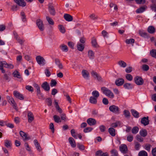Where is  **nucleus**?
<instances>
[{
    "label": "nucleus",
    "mask_w": 156,
    "mask_h": 156,
    "mask_svg": "<svg viewBox=\"0 0 156 156\" xmlns=\"http://www.w3.org/2000/svg\"><path fill=\"white\" fill-rule=\"evenodd\" d=\"M36 60L37 63L40 65L43 66L45 64V60L43 57L40 55L36 57Z\"/></svg>",
    "instance_id": "obj_3"
},
{
    "label": "nucleus",
    "mask_w": 156,
    "mask_h": 156,
    "mask_svg": "<svg viewBox=\"0 0 156 156\" xmlns=\"http://www.w3.org/2000/svg\"><path fill=\"white\" fill-rule=\"evenodd\" d=\"M132 71V67L129 66L127 67L125 69V71L126 73H131Z\"/></svg>",
    "instance_id": "obj_60"
},
{
    "label": "nucleus",
    "mask_w": 156,
    "mask_h": 156,
    "mask_svg": "<svg viewBox=\"0 0 156 156\" xmlns=\"http://www.w3.org/2000/svg\"><path fill=\"white\" fill-rule=\"evenodd\" d=\"M136 138V140L140 142H142L143 141V138L139 135H137Z\"/></svg>",
    "instance_id": "obj_63"
},
{
    "label": "nucleus",
    "mask_w": 156,
    "mask_h": 156,
    "mask_svg": "<svg viewBox=\"0 0 156 156\" xmlns=\"http://www.w3.org/2000/svg\"><path fill=\"white\" fill-rule=\"evenodd\" d=\"M89 17L90 19L93 20H95L98 19V16L94 13L90 14Z\"/></svg>",
    "instance_id": "obj_38"
},
{
    "label": "nucleus",
    "mask_w": 156,
    "mask_h": 156,
    "mask_svg": "<svg viewBox=\"0 0 156 156\" xmlns=\"http://www.w3.org/2000/svg\"><path fill=\"white\" fill-rule=\"evenodd\" d=\"M94 53L91 50H89L88 52V56L90 59H93L94 57Z\"/></svg>",
    "instance_id": "obj_26"
},
{
    "label": "nucleus",
    "mask_w": 156,
    "mask_h": 156,
    "mask_svg": "<svg viewBox=\"0 0 156 156\" xmlns=\"http://www.w3.org/2000/svg\"><path fill=\"white\" fill-rule=\"evenodd\" d=\"M36 24L40 30L42 31L44 30V26L43 23L42 21L40 19L36 20Z\"/></svg>",
    "instance_id": "obj_4"
},
{
    "label": "nucleus",
    "mask_w": 156,
    "mask_h": 156,
    "mask_svg": "<svg viewBox=\"0 0 156 156\" xmlns=\"http://www.w3.org/2000/svg\"><path fill=\"white\" fill-rule=\"evenodd\" d=\"M75 139H77V137H78L80 139H81L82 138V136L80 134L78 133H75L72 136Z\"/></svg>",
    "instance_id": "obj_58"
},
{
    "label": "nucleus",
    "mask_w": 156,
    "mask_h": 156,
    "mask_svg": "<svg viewBox=\"0 0 156 156\" xmlns=\"http://www.w3.org/2000/svg\"><path fill=\"white\" fill-rule=\"evenodd\" d=\"M141 123L144 126H146L148 125L149 123V117L148 116L144 117L141 119Z\"/></svg>",
    "instance_id": "obj_9"
},
{
    "label": "nucleus",
    "mask_w": 156,
    "mask_h": 156,
    "mask_svg": "<svg viewBox=\"0 0 156 156\" xmlns=\"http://www.w3.org/2000/svg\"><path fill=\"white\" fill-rule=\"evenodd\" d=\"M28 122L31 123L34 120V117L33 113L30 111H28L27 113Z\"/></svg>",
    "instance_id": "obj_11"
},
{
    "label": "nucleus",
    "mask_w": 156,
    "mask_h": 156,
    "mask_svg": "<svg viewBox=\"0 0 156 156\" xmlns=\"http://www.w3.org/2000/svg\"><path fill=\"white\" fill-rule=\"evenodd\" d=\"M87 122L90 126H93L96 124V120L93 118H90L87 120Z\"/></svg>",
    "instance_id": "obj_17"
},
{
    "label": "nucleus",
    "mask_w": 156,
    "mask_h": 156,
    "mask_svg": "<svg viewBox=\"0 0 156 156\" xmlns=\"http://www.w3.org/2000/svg\"><path fill=\"white\" fill-rule=\"evenodd\" d=\"M26 89L32 92L34 91L33 88L30 85H27L26 86Z\"/></svg>",
    "instance_id": "obj_59"
},
{
    "label": "nucleus",
    "mask_w": 156,
    "mask_h": 156,
    "mask_svg": "<svg viewBox=\"0 0 156 156\" xmlns=\"http://www.w3.org/2000/svg\"><path fill=\"white\" fill-rule=\"evenodd\" d=\"M57 84L56 81L54 79L51 80L50 83V86L51 87L55 86Z\"/></svg>",
    "instance_id": "obj_50"
},
{
    "label": "nucleus",
    "mask_w": 156,
    "mask_h": 156,
    "mask_svg": "<svg viewBox=\"0 0 156 156\" xmlns=\"http://www.w3.org/2000/svg\"><path fill=\"white\" fill-rule=\"evenodd\" d=\"M109 110L112 112L118 114L119 113V108L117 106L115 105H112L110 106L109 108Z\"/></svg>",
    "instance_id": "obj_2"
},
{
    "label": "nucleus",
    "mask_w": 156,
    "mask_h": 156,
    "mask_svg": "<svg viewBox=\"0 0 156 156\" xmlns=\"http://www.w3.org/2000/svg\"><path fill=\"white\" fill-rule=\"evenodd\" d=\"M118 64L121 67L125 68L127 66L126 63L122 60H120L118 62Z\"/></svg>",
    "instance_id": "obj_25"
},
{
    "label": "nucleus",
    "mask_w": 156,
    "mask_h": 156,
    "mask_svg": "<svg viewBox=\"0 0 156 156\" xmlns=\"http://www.w3.org/2000/svg\"><path fill=\"white\" fill-rule=\"evenodd\" d=\"M19 9V6L17 5H13L11 7V9L13 11H16L17 9Z\"/></svg>",
    "instance_id": "obj_54"
},
{
    "label": "nucleus",
    "mask_w": 156,
    "mask_h": 156,
    "mask_svg": "<svg viewBox=\"0 0 156 156\" xmlns=\"http://www.w3.org/2000/svg\"><path fill=\"white\" fill-rule=\"evenodd\" d=\"M11 141L9 140H5V146L7 148H10L11 146Z\"/></svg>",
    "instance_id": "obj_33"
},
{
    "label": "nucleus",
    "mask_w": 156,
    "mask_h": 156,
    "mask_svg": "<svg viewBox=\"0 0 156 156\" xmlns=\"http://www.w3.org/2000/svg\"><path fill=\"white\" fill-rule=\"evenodd\" d=\"M77 147L80 150H83L85 149L84 146L83 144L79 143H78L77 144Z\"/></svg>",
    "instance_id": "obj_48"
},
{
    "label": "nucleus",
    "mask_w": 156,
    "mask_h": 156,
    "mask_svg": "<svg viewBox=\"0 0 156 156\" xmlns=\"http://www.w3.org/2000/svg\"><path fill=\"white\" fill-rule=\"evenodd\" d=\"M134 41H135L134 39L131 38L130 39H127L126 40L125 42L126 44H129L134 43Z\"/></svg>",
    "instance_id": "obj_47"
},
{
    "label": "nucleus",
    "mask_w": 156,
    "mask_h": 156,
    "mask_svg": "<svg viewBox=\"0 0 156 156\" xmlns=\"http://www.w3.org/2000/svg\"><path fill=\"white\" fill-rule=\"evenodd\" d=\"M149 66L146 64L143 65L142 66V69L145 71H147L149 70Z\"/></svg>",
    "instance_id": "obj_52"
},
{
    "label": "nucleus",
    "mask_w": 156,
    "mask_h": 156,
    "mask_svg": "<svg viewBox=\"0 0 156 156\" xmlns=\"http://www.w3.org/2000/svg\"><path fill=\"white\" fill-rule=\"evenodd\" d=\"M147 8V6L145 5H144L137 9L136 10V12L138 13L143 12Z\"/></svg>",
    "instance_id": "obj_19"
},
{
    "label": "nucleus",
    "mask_w": 156,
    "mask_h": 156,
    "mask_svg": "<svg viewBox=\"0 0 156 156\" xmlns=\"http://www.w3.org/2000/svg\"><path fill=\"white\" fill-rule=\"evenodd\" d=\"M64 17L66 20L69 22L72 21L73 20L72 16L69 14H65L64 16Z\"/></svg>",
    "instance_id": "obj_21"
},
{
    "label": "nucleus",
    "mask_w": 156,
    "mask_h": 156,
    "mask_svg": "<svg viewBox=\"0 0 156 156\" xmlns=\"http://www.w3.org/2000/svg\"><path fill=\"white\" fill-rule=\"evenodd\" d=\"M99 129L101 132H104L105 131L106 127L104 125H102L99 126Z\"/></svg>",
    "instance_id": "obj_61"
},
{
    "label": "nucleus",
    "mask_w": 156,
    "mask_h": 156,
    "mask_svg": "<svg viewBox=\"0 0 156 156\" xmlns=\"http://www.w3.org/2000/svg\"><path fill=\"white\" fill-rule=\"evenodd\" d=\"M91 73L94 78H97V80L99 81H102L101 77L99 76L96 72L93 71L91 72Z\"/></svg>",
    "instance_id": "obj_14"
},
{
    "label": "nucleus",
    "mask_w": 156,
    "mask_h": 156,
    "mask_svg": "<svg viewBox=\"0 0 156 156\" xmlns=\"http://www.w3.org/2000/svg\"><path fill=\"white\" fill-rule=\"evenodd\" d=\"M97 98H95L93 96H91L90 97L89 101L92 104H96L97 102Z\"/></svg>",
    "instance_id": "obj_37"
},
{
    "label": "nucleus",
    "mask_w": 156,
    "mask_h": 156,
    "mask_svg": "<svg viewBox=\"0 0 156 156\" xmlns=\"http://www.w3.org/2000/svg\"><path fill=\"white\" fill-rule=\"evenodd\" d=\"M95 156H108V154L107 152L103 153L101 150H98L96 152Z\"/></svg>",
    "instance_id": "obj_18"
},
{
    "label": "nucleus",
    "mask_w": 156,
    "mask_h": 156,
    "mask_svg": "<svg viewBox=\"0 0 156 156\" xmlns=\"http://www.w3.org/2000/svg\"><path fill=\"white\" fill-rule=\"evenodd\" d=\"M147 31L149 33L152 34L155 32V29L154 27L150 26L148 28Z\"/></svg>",
    "instance_id": "obj_31"
},
{
    "label": "nucleus",
    "mask_w": 156,
    "mask_h": 156,
    "mask_svg": "<svg viewBox=\"0 0 156 156\" xmlns=\"http://www.w3.org/2000/svg\"><path fill=\"white\" fill-rule=\"evenodd\" d=\"M53 119L54 121L56 123H58L59 122H61V120L60 117L58 115H54L53 117Z\"/></svg>",
    "instance_id": "obj_35"
},
{
    "label": "nucleus",
    "mask_w": 156,
    "mask_h": 156,
    "mask_svg": "<svg viewBox=\"0 0 156 156\" xmlns=\"http://www.w3.org/2000/svg\"><path fill=\"white\" fill-rule=\"evenodd\" d=\"M101 90L103 94L109 98L112 99L114 97L113 93L108 88L102 87L101 88Z\"/></svg>",
    "instance_id": "obj_1"
},
{
    "label": "nucleus",
    "mask_w": 156,
    "mask_h": 156,
    "mask_svg": "<svg viewBox=\"0 0 156 156\" xmlns=\"http://www.w3.org/2000/svg\"><path fill=\"white\" fill-rule=\"evenodd\" d=\"M60 116L61 117V119L65 121L66 117V115L64 113H62L60 114Z\"/></svg>",
    "instance_id": "obj_55"
},
{
    "label": "nucleus",
    "mask_w": 156,
    "mask_h": 156,
    "mask_svg": "<svg viewBox=\"0 0 156 156\" xmlns=\"http://www.w3.org/2000/svg\"><path fill=\"white\" fill-rule=\"evenodd\" d=\"M108 132L112 136H115V130L112 127L109 128L108 129Z\"/></svg>",
    "instance_id": "obj_30"
},
{
    "label": "nucleus",
    "mask_w": 156,
    "mask_h": 156,
    "mask_svg": "<svg viewBox=\"0 0 156 156\" xmlns=\"http://www.w3.org/2000/svg\"><path fill=\"white\" fill-rule=\"evenodd\" d=\"M82 74L83 77L85 79L88 80L89 77V72L87 70L83 69L82 71Z\"/></svg>",
    "instance_id": "obj_12"
},
{
    "label": "nucleus",
    "mask_w": 156,
    "mask_h": 156,
    "mask_svg": "<svg viewBox=\"0 0 156 156\" xmlns=\"http://www.w3.org/2000/svg\"><path fill=\"white\" fill-rule=\"evenodd\" d=\"M124 82V80L122 78H120L115 80V83L117 86H120L122 85Z\"/></svg>",
    "instance_id": "obj_20"
},
{
    "label": "nucleus",
    "mask_w": 156,
    "mask_h": 156,
    "mask_svg": "<svg viewBox=\"0 0 156 156\" xmlns=\"http://www.w3.org/2000/svg\"><path fill=\"white\" fill-rule=\"evenodd\" d=\"M124 87L126 89H131L133 87V86L132 84L130 83H126L123 85Z\"/></svg>",
    "instance_id": "obj_32"
},
{
    "label": "nucleus",
    "mask_w": 156,
    "mask_h": 156,
    "mask_svg": "<svg viewBox=\"0 0 156 156\" xmlns=\"http://www.w3.org/2000/svg\"><path fill=\"white\" fill-rule=\"evenodd\" d=\"M120 122L119 121H117L111 124V126L113 128H115L118 126H120Z\"/></svg>",
    "instance_id": "obj_40"
},
{
    "label": "nucleus",
    "mask_w": 156,
    "mask_h": 156,
    "mask_svg": "<svg viewBox=\"0 0 156 156\" xmlns=\"http://www.w3.org/2000/svg\"><path fill=\"white\" fill-rule=\"evenodd\" d=\"M59 30L62 33H64L65 32V30L63 26L61 25H59L58 26Z\"/></svg>",
    "instance_id": "obj_43"
},
{
    "label": "nucleus",
    "mask_w": 156,
    "mask_h": 156,
    "mask_svg": "<svg viewBox=\"0 0 156 156\" xmlns=\"http://www.w3.org/2000/svg\"><path fill=\"white\" fill-rule=\"evenodd\" d=\"M77 49L80 51H82L84 48V45L83 44L78 43L77 45Z\"/></svg>",
    "instance_id": "obj_24"
},
{
    "label": "nucleus",
    "mask_w": 156,
    "mask_h": 156,
    "mask_svg": "<svg viewBox=\"0 0 156 156\" xmlns=\"http://www.w3.org/2000/svg\"><path fill=\"white\" fill-rule=\"evenodd\" d=\"M131 112L133 116L135 118H137L139 116V113L136 111L132 109L131 110Z\"/></svg>",
    "instance_id": "obj_27"
},
{
    "label": "nucleus",
    "mask_w": 156,
    "mask_h": 156,
    "mask_svg": "<svg viewBox=\"0 0 156 156\" xmlns=\"http://www.w3.org/2000/svg\"><path fill=\"white\" fill-rule=\"evenodd\" d=\"M9 74L5 73L4 75L3 78L6 81L9 82L10 80L9 77Z\"/></svg>",
    "instance_id": "obj_56"
},
{
    "label": "nucleus",
    "mask_w": 156,
    "mask_h": 156,
    "mask_svg": "<svg viewBox=\"0 0 156 156\" xmlns=\"http://www.w3.org/2000/svg\"><path fill=\"white\" fill-rule=\"evenodd\" d=\"M13 95L16 98L20 100H23L24 99L23 95L17 91L15 90L13 92Z\"/></svg>",
    "instance_id": "obj_6"
},
{
    "label": "nucleus",
    "mask_w": 156,
    "mask_h": 156,
    "mask_svg": "<svg viewBox=\"0 0 156 156\" xmlns=\"http://www.w3.org/2000/svg\"><path fill=\"white\" fill-rule=\"evenodd\" d=\"M126 77L127 80L129 81H131L133 79L132 76L129 74H127L126 75Z\"/></svg>",
    "instance_id": "obj_57"
},
{
    "label": "nucleus",
    "mask_w": 156,
    "mask_h": 156,
    "mask_svg": "<svg viewBox=\"0 0 156 156\" xmlns=\"http://www.w3.org/2000/svg\"><path fill=\"white\" fill-rule=\"evenodd\" d=\"M48 10L50 14L54 16L55 14V11L54 6L51 3L48 5Z\"/></svg>",
    "instance_id": "obj_10"
},
{
    "label": "nucleus",
    "mask_w": 156,
    "mask_h": 156,
    "mask_svg": "<svg viewBox=\"0 0 156 156\" xmlns=\"http://www.w3.org/2000/svg\"><path fill=\"white\" fill-rule=\"evenodd\" d=\"M41 87L45 91H49L50 90L49 84L47 82H44L41 85Z\"/></svg>",
    "instance_id": "obj_8"
},
{
    "label": "nucleus",
    "mask_w": 156,
    "mask_h": 156,
    "mask_svg": "<svg viewBox=\"0 0 156 156\" xmlns=\"http://www.w3.org/2000/svg\"><path fill=\"white\" fill-rule=\"evenodd\" d=\"M91 43L93 47L97 48L98 47V44L96 39L94 37L92 38Z\"/></svg>",
    "instance_id": "obj_23"
},
{
    "label": "nucleus",
    "mask_w": 156,
    "mask_h": 156,
    "mask_svg": "<svg viewBox=\"0 0 156 156\" xmlns=\"http://www.w3.org/2000/svg\"><path fill=\"white\" fill-rule=\"evenodd\" d=\"M120 151L123 154H126L127 151V147L125 144L121 145L119 147Z\"/></svg>",
    "instance_id": "obj_15"
},
{
    "label": "nucleus",
    "mask_w": 156,
    "mask_h": 156,
    "mask_svg": "<svg viewBox=\"0 0 156 156\" xmlns=\"http://www.w3.org/2000/svg\"><path fill=\"white\" fill-rule=\"evenodd\" d=\"M60 47L62 51L67 52L68 51V48L67 46L64 44L60 45Z\"/></svg>",
    "instance_id": "obj_28"
},
{
    "label": "nucleus",
    "mask_w": 156,
    "mask_h": 156,
    "mask_svg": "<svg viewBox=\"0 0 156 156\" xmlns=\"http://www.w3.org/2000/svg\"><path fill=\"white\" fill-rule=\"evenodd\" d=\"M69 141L71 146L73 147H75L76 146L75 141L74 139L70 137L69 138Z\"/></svg>",
    "instance_id": "obj_22"
},
{
    "label": "nucleus",
    "mask_w": 156,
    "mask_h": 156,
    "mask_svg": "<svg viewBox=\"0 0 156 156\" xmlns=\"http://www.w3.org/2000/svg\"><path fill=\"white\" fill-rule=\"evenodd\" d=\"M139 156H147V152L144 151H140L138 154Z\"/></svg>",
    "instance_id": "obj_45"
},
{
    "label": "nucleus",
    "mask_w": 156,
    "mask_h": 156,
    "mask_svg": "<svg viewBox=\"0 0 156 156\" xmlns=\"http://www.w3.org/2000/svg\"><path fill=\"white\" fill-rule=\"evenodd\" d=\"M134 80L136 83L138 85H141L144 83V80L140 77L136 76L134 78Z\"/></svg>",
    "instance_id": "obj_5"
},
{
    "label": "nucleus",
    "mask_w": 156,
    "mask_h": 156,
    "mask_svg": "<svg viewBox=\"0 0 156 156\" xmlns=\"http://www.w3.org/2000/svg\"><path fill=\"white\" fill-rule=\"evenodd\" d=\"M5 63V62H2L0 61V69L1 70L2 73H5V71L3 67L5 65L4 63Z\"/></svg>",
    "instance_id": "obj_29"
},
{
    "label": "nucleus",
    "mask_w": 156,
    "mask_h": 156,
    "mask_svg": "<svg viewBox=\"0 0 156 156\" xmlns=\"http://www.w3.org/2000/svg\"><path fill=\"white\" fill-rule=\"evenodd\" d=\"M139 128L137 126H135L132 130V132L133 134L137 133L139 131Z\"/></svg>",
    "instance_id": "obj_46"
},
{
    "label": "nucleus",
    "mask_w": 156,
    "mask_h": 156,
    "mask_svg": "<svg viewBox=\"0 0 156 156\" xmlns=\"http://www.w3.org/2000/svg\"><path fill=\"white\" fill-rule=\"evenodd\" d=\"M12 75L14 77L18 78H21V77L20 73L17 70H15L12 73Z\"/></svg>",
    "instance_id": "obj_34"
},
{
    "label": "nucleus",
    "mask_w": 156,
    "mask_h": 156,
    "mask_svg": "<svg viewBox=\"0 0 156 156\" xmlns=\"http://www.w3.org/2000/svg\"><path fill=\"white\" fill-rule=\"evenodd\" d=\"M123 114L126 118H129L130 117V113L127 110H125L124 111Z\"/></svg>",
    "instance_id": "obj_42"
},
{
    "label": "nucleus",
    "mask_w": 156,
    "mask_h": 156,
    "mask_svg": "<svg viewBox=\"0 0 156 156\" xmlns=\"http://www.w3.org/2000/svg\"><path fill=\"white\" fill-rule=\"evenodd\" d=\"M92 95L93 96V97L97 98L99 96V94L98 91L94 90L92 92Z\"/></svg>",
    "instance_id": "obj_41"
},
{
    "label": "nucleus",
    "mask_w": 156,
    "mask_h": 156,
    "mask_svg": "<svg viewBox=\"0 0 156 156\" xmlns=\"http://www.w3.org/2000/svg\"><path fill=\"white\" fill-rule=\"evenodd\" d=\"M45 73L46 76L47 77H49L51 75L50 72L49 71V69H45Z\"/></svg>",
    "instance_id": "obj_64"
},
{
    "label": "nucleus",
    "mask_w": 156,
    "mask_h": 156,
    "mask_svg": "<svg viewBox=\"0 0 156 156\" xmlns=\"http://www.w3.org/2000/svg\"><path fill=\"white\" fill-rule=\"evenodd\" d=\"M20 134L24 141H27L30 139V137L28 135L22 131H20Z\"/></svg>",
    "instance_id": "obj_7"
},
{
    "label": "nucleus",
    "mask_w": 156,
    "mask_h": 156,
    "mask_svg": "<svg viewBox=\"0 0 156 156\" xmlns=\"http://www.w3.org/2000/svg\"><path fill=\"white\" fill-rule=\"evenodd\" d=\"M46 19L47 21L48 22V23L51 25H53L54 24V22L53 21V20L51 19V18L49 17L48 16L46 17Z\"/></svg>",
    "instance_id": "obj_51"
},
{
    "label": "nucleus",
    "mask_w": 156,
    "mask_h": 156,
    "mask_svg": "<svg viewBox=\"0 0 156 156\" xmlns=\"http://www.w3.org/2000/svg\"><path fill=\"white\" fill-rule=\"evenodd\" d=\"M8 102L13 106L14 109H15L17 111H18V109L17 106L13 98H11V99H10Z\"/></svg>",
    "instance_id": "obj_16"
},
{
    "label": "nucleus",
    "mask_w": 156,
    "mask_h": 156,
    "mask_svg": "<svg viewBox=\"0 0 156 156\" xmlns=\"http://www.w3.org/2000/svg\"><path fill=\"white\" fill-rule=\"evenodd\" d=\"M150 53L152 57L156 58V50H152Z\"/></svg>",
    "instance_id": "obj_49"
},
{
    "label": "nucleus",
    "mask_w": 156,
    "mask_h": 156,
    "mask_svg": "<svg viewBox=\"0 0 156 156\" xmlns=\"http://www.w3.org/2000/svg\"><path fill=\"white\" fill-rule=\"evenodd\" d=\"M140 134L141 136L145 137L147 135V132L145 129H142L140 130Z\"/></svg>",
    "instance_id": "obj_36"
},
{
    "label": "nucleus",
    "mask_w": 156,
    "mask_h": 156,
    "mask_svg": "<svg viewBox=\"0 0 156 156\" xmlns=\"http://www.w3.org/2000/svg\"><path fill=\"white\" fill-rule=\"evenodd\" d=\"M140 145L139 143L136 142L135 144V149L136 150H139L140 149Z\"/></svg>",
    "instance_id": "obj_53"
},
{
    "label": "nucleus",
    "mask_w": 156,
    "mask_h": 156,
    "mask_svg": "<svg viewBox=\"0 0 156 156\" xmlns=\"http://www.w3.org/2000/svg\"><path fill=\"white\" fill-rule=\"evenodd\" d=\"M14 2L19 6L24 7L26 5V3L24 0H14Z\"/></svg>",
    "instance_id": "obj_13"
},
{
    "label": "nucleus",
    "mask_w": 156,
    "mask_h": 156,
    "mask_svg": "<svg viewBox=\"0 0 156 156\" xmlns=\"http://www.w3.org/2000/svg\"><path fill=\"white\" fill-rule=\"evenodd\" d=\"M139 34L141 36L144 37H148L147 33L144 32V31L140 30L139 31Z\"/></svg>",
    "instance_id": "obj_39"
},
{
    "label": "nucleus",
    "mask_w": 156,
    "mask_h": 156,
    "mask_svg": "<svg viewBox=\"0 0 156 156\" xmlns=\"http://www.w3.org/2000/svg\"><path fill=\"white\" fill-rule=\"evenodd\" d=\"M5 65L4 67L6 68L12 69L14 67V66L12 64H8L6 62H5V63H4Z\"/></svg>",
    "instance_id": "obj_44"
},
{
    "label": "nucleus",
    "mask_w": 156,
    "mask_h": 156,
    "mask_svg": "<svg viewBox=\"0 0 156 156\" xmlns=\"http://www.w3.org/2000/svg\"><path fill=\"white\" fill-rule=\"evenodd\" d=\"M136 2L138 4H144L145 2V0H136Z\"/></svg>",
    "instance_id": "obj_62"
}]
</instances>
